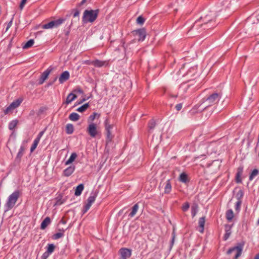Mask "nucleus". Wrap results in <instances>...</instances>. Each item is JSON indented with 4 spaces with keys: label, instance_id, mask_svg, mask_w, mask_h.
I'll use <instances>...</instances> for the list:
<instances>
[{
    "label": "nucleus",
    "instance_id": "nucleus-1",
    "mask_svg": "<svg viewBox=\"0 0 259 259\" xmlns=\"http://www.w3.org/2000/svg\"><path fill=\"white\" fill-rule=\"evenodd\" d=\"M99 10H85L83 14L82 21L83 23H93L97 18Z\"/></svg>",
    "mask_w": 259,
    "mask_h": 259
},
{
    "label": "nucleus",
    "instance_id": "nucleus-2",
    "mask_svg": "<svg viewBox=\"0 0 259 259\" xmlns=\"http://www.w3.org/2000/svg\"><path fill=\"white\" fill-rule=\"evenodd\" d=\"M221 98V95L217 93H214L206 98H204L202 100V104L206 103V106L204 109L208 107L216 104Z\"/></svg>",
    "mask_w": 259,
    "mask_h": 259
},
{
    "label": "nucleus",
    "instance_id": "nucleus-3",
    "mask_svg": "<svg viewBox=\"0 0 259 259\" xmlns=\"http://www.w3.org/2000/svg\"><path fill=\"white\" fill-rule=\"evenodd\" d=\"M20 196V192L17 190L14 191L9 196L5 204L7 210L11 209L14 206Z\"/></svg>",
    "mask_w": 259,
    "mask_h": 259
},
{
    "label": "nucleus",
    "instance_id": "nucleus-4",
    "mask_svg": "<svg viewBox=\"0 0 259 259\" xmlns=\"http://www.w3.org/2000/svg\"><path fill=\"white\" fill-rule=\"evenodd\" d=\"M244 245V242H240L237 244V245L232 248H230L227 252L228 254H231L233 251L236 250L237 252L234 256V259H237L239 257L242 252L243 248Z\"/></svg>",
    "mask_w": 259,
    "mask_h": 259
},
{
    "label": "nucleus",
    "instance_id": "nucleus-5",
    "mask_svg": "<svg viewBox=\"0 0 259 259\" xmlns=\"http://www.w3.org/2000/svg\"><path fill=\"white\" fill-rule=\"evenodd\" d=\"M105 127L106 131L107 141V142H111L113 138V135L112 134L111 130L113 127V125L110 124L109 120L107 118L105 122Z\"/></svg>",
    "mask_w": 259,
    "mask_h": 259
},
{
    "label": "nucleus",
    "instance_id": "nucleus-6",
    "mask_svg": "<svg viewBox=\"0 0 259 259\" xmlns=\"http://www.w3.org/2000/svg\"><path fill=\"white\" fill-rule=\"evenodd\" d=\"M97 195L98 192L97 191H92L91 193L90 196L87 200L88 202L84 207V213L87 212L90 209L92 204L95 202Z\"/></svg>",
    "mask_w": 259,
    "mask_h": 259
},
{
    "label": "nucleus",
    "instance_id": "nucleus-7",
    "mask_svg": "<svg viewBox=\"0 0 259 259\" xmlns=\"http://www.w3.org/2000/svg\"><path fill=\"white\" fill-rule=\"evenodd\" d=\"M87 132L88 134L92 138L96 137L99 132L97 130V126L94 123H90L87 129Z\"/></svg>",
    "mask_w": 259,
    "mask_h": 259
},
{
    "label": "nucleus",
    "instance_id": "nucleus-8",
    "mask_svg": "<svg viewBox=\"0 0 259 259\" xmlns=\"http://www.w3.org/2000/svg\"><path fill=\"white\" fill-rule=\"evenodd\" d=\"M132 33L134 36H138L139 41H143L146 37V32L144 28L134 30Z\"/></svg>",
    "mask_w": 259,
    "mask_h": 259
},
{
    "label": "nucleus",
    "instance_id": "nucleus-9",
    "mask_svg": "<svg viewBox=\"0 0 259 259\" xmlns=\"http://www.w3.org/2000/svg\"><path fill=\"white\" fill-rule=\"evenodd\" d=\"M120 255V259H127L130 258L132 255V250L126 248H121L119 250Z\"/></svg>",
    "mask_w": 259,
    "mask_h": 259
},
{
    "label": "nucleus",
    "instance_id": "nucleus-10",
    "mask_svg": "<svg viewBox=\"0 0 259 259\" xmlns=\"http://www.w3.org/2000/svg\"><path fill=\"white\" fill-rule=\"evenodd\" d=\"M26 142L24 141L23 142V144L21 146L19 151L18 153H17L16 159L20 160L21 158V157L23 156V154H24L25 150L26 149Z\"/></svg>",
    "mask_w": 259,
    "mask_h": 259
},
{
    "label": "nucleus",
    "instance_id": "nucleus-11",
    "mask_svg": "<svg viewBox=\"0 0 259 259\" xmlns=\"http://www.w3.org/2000/svg\"><path fill=\"white\" fill-rule=\"evenodd\" d=\"M50 72L51 70L47 69L41 74L38 81L39 84H42L44 82V81L48 77Z\"/></svg>",
    "mask_w": 259,
    "mask_h": 259
},
{
    "label": "nucleus",
    "instance_id": "nucleus-12",
    "mask_svg": "<svg viewBox=\"0 0 259 259\" xmlns=\"http://www.w3.org/2000/svg\"><path fill=\"white\" fill-rule=\"evenodd\" d=\"M231 228L232 226L230 225H226L225 227V234L224 236V240H227L229 237H230V235L231 234Z\"/></svg>",
    "mask_w": 259,
    "mask_h": 259
},
{
    "label": "nucleus",
    "instance_id": "nucleus-13",
    "mask_svg": "<svg viewBox=\"0 0 259 259\" xmlns=\"http://www.w3.org/2000/svg\"><path fill=\"white\" fill-rule=\"evenodd\" d=\"M88 64L90 65H93L96 67H101L104 66L106 64V62L105 61H102L99 60H96L92 61Z\"/></svg>",
    "mask_w": 259,
    "mask_h": 259
},
{
    "label": "nucleus",
    "instance_id": "nucleus-14",
    "mask_svg": "<svg viewBox=\"0 0 259 259\" xmlns=\"http://www.w3.org/2000/svg\"><path fill=\"white\" fill-rule=\"evenodd\" d=\"M69 77V73L68 71H64L60 76L59 78V81L60 83H62L67 80L68 79Z\"/></svg>",
    "mask_w": 259,
    "mask_h": 259
},
{
    "label": "nucleus",
    "instance_id": "nucleus-15",
    "mask_svg": "<svg viewBox=\"0 0 259 259\" xmlns=\"http://www.w3.org/2000/svg\"><path fill=\"white\" fill-rule=\"evenodd\" d=\"M75 167L74 165H71L63 171V174L66 177L70 176L74 171Z\"/></svg>",
    "mask_w": 259,
    "mask_h": 259
},
{
    "label": "nucleus",
    "instance_id": "nucleus-16",
    "mask_svg": "<svg viewBox=\"0 0 259 259\" xmlns=\"http://www.w3.org/2000/svg\"><path fill=\"white\" fill-rule=\"evenodd\" d=\"M243 168L242 166H239L237 168V172L236 175V181L237 183H239L241 182L240 177L243 173Z\"/></svg>",
    "mask_w": 259,
    "mask_h": 259
},
{
    "label": "nucleus",
    "instance_id": "nucleus-17",
    "mask_svg": "<svg viewBox=\"0 0 259 259\" xmlns=\"http://www.w3.org/2000/svg\"><path fill=\"white\" fill-rule=\"evenodd\" d=\"M205 222V217H201L199 219L198 224L199 227V232L203 233L204 231V227Z\"/></svg>",
    "mask_w": 259,
    "mask_h": 259
},
{
    "label": "nucleus",
    "instance_id": "nucleus-18",
    "mask_svg": "<svg viewBox=\"0 0 259 259\" xmlns=\"http://www.w3.org/2000/svg\"><path fill=\"white\" fill-rule=\"evenodd\" d=\"M50 223H51L50 218L49 217L46 218L41 224L40 229L42 230L45 229Z\"/></svg>",
    "mask_w": 259,
    "mask_h": 259
},
{
    "label": "nucleus",
    "instance_id": "nucleus-19",
    "mask_svg": "<svg viewBox=\"0 0 259 259\" xmlns=\"http://www.w3.org/2000/svg\"><path fill=\"white\" fill-rule=\"evenodd\" d=\"M77 96L73 93H70L67 97L65 103L66 104H69L72 101H73L75 99H76Z\"/></svg>",
    "mask_w": 259,
    "mask_h": 259
},
{
    "label": "nucleus",
    "instance_id": "nucleus-20",
    "mask_svg": "<svg viewBox=\"0 0 259 259\" xmlns=\"http://www.w3.org/2000/svg\"><path fill=\"white\" fill-rule=\"evenodd\" d=\"M84 188L83 184H79L77 186L75 191V195L76 196L80 195Z\"/></svg>",
    "mask_w": 259,
    "mask_h": 259
},
{
    "label": "nucleus",
    "instance_id": "nucleus-21",
    "mask_svg": "<svg viewBox=\"0 0 259 259\" xmlns=\"http://www.w3.org/2000/svg\"><path fill=\"white\" fill-rule=\"evenodd\" d=\"M171 190V186L170 182V180H168L165 182V186L164 187V193L168 194L170 193Z\"/></svg>",
    "mask_w": 259,
    "mask_h": 259
},
{
    "label": "nucleus",
    "instance_id": "nucleus-22",
    "mask_svg": "<svg viewBox=\"0 0 259 259\" xmlns=\"http://www.w3.org/2000/svg\"><path fill=\"white\" fill-rule=\"evenodd\" d=\"M138 209L139 205L138 203H136L132 207V210L131 213L129 214V217H130L131 218L134 217L136 214L137 212L138 211Z\"/></svg>",
    "mask_w": 259,
    "mask_h": 259
},
{
    "label": "nucleus",
    "instance_id": "nucleus-23",
    "mask_svg": "<svg viewBox=\"0 0 259 259\" xmlns=\"http://www.w3.org/2000/svg\"><path fill=\"white\" fill-rule=\"evenodd\" d=\"M77 157V154L75 153H72L70 156L69 158L65 162V165H68L71 164L74 161L75 158Z\"/></svg>",
    "mask_w": 259,
    "mask_h": 259
},
{
    "label": "nucleus",
    "instance_id": "nucleus-24",
    "mask_svg": "<svg viewBox=\"0 0 259 259\" xmlns=\"http://www.w3.org/2000/svg\"><path fill=\"white\" fill-rule=\"evenodd\" d=\"M79 115L75 112L71 113L69 116V119L71 121H76L79 119Z\"/></svg>",
    "mask_w": 259,
    "mask_h": 259
},
{
    "label": "nucleus",
    "instance_id": "nucleus-25",
    "mask_svg": "<svg viewBox=\"0 0 259 259\" xmlns=\"http://www.w3.org/2000/svg\"><path fill=\"white\" fill-rule=\"evenodd\" d=\"M22 102V99H18L16 100V101L13 102L10 105L12 107V108L14 109V110L18 107L21 102Z\"/></svg>",
    "mask_w": 259,
    "mask_h": 259
},
{
    "label": "nucleus",
    "instance_id": "nucleus-26",
    "mask_svg": "<svg viewBox=\"0 0 259 259\" xmlns=\"http://www.w3.org/2000/svg\"><path fill=\"white\" fill-rule=\"evenodd\" d=\"M226 217L228 221H231L234 217V213L232 209H229L226 213Z\"/></svg>",
    "mask_w": 259,
    "mask_h": 259
},
{
    "label": "nucleus",
    "instance_id": "nucleus-27",
    "mask_svg": "<svg viewBox=\"0 0 259 259\" xmlns=\"http://www.w3.org/2000/svg\"><path fill=\"white\" fill-rule=\"evenodd\" d=\"M66 133L67 134H71L74 131V127L72 124H67L66 125Z\"/></svg>",
    "mask_w": 259,
    "mask_h": 259
},
{
    "label": "nucleus",
    "instance_id": "nucleus-28",
    "mask_svg": "<svg viewBox=\"0 0 259 259\" xmlns=\"http://www.w3.org/2000/svg\"><path fill=\"white\" fill-rule=\"evenodd\" d=\"M179 180L183 183H187L188 181L187 174L185 172L182 173L180 176Z\"/></svg>",
    "mask_w": 259,
    "mask_h": 259
},
{
    "label": "nucleus",
    "instance_id": "nucleus-29",
    "mask_svg": "<svg viewBox=\"0 0 259 259\" xmlns=\"http://www.w3.org/2000/svg\"><path fill=\"white\" fill-rule=\"evenodd\" d=\"M259 174V171L257 169H254L251 172L249 176V180L250 181H252L256 176H257Z\"/></svg>",
    "mask_w": 259,
    "mask_h": 259
},
{
    "label": "nucleus",
    "instance_id": "nucleus-30",
    "mask_svg": "<svg viewBox=\"0 0 259 259\" xmlns=\"http://www.w3.org/2000/svg\"><path fill=\"white\" fill-rule=\"evenodd\" d=\"M53 27H55L54 25V22L53 21H52L47 24H45L42 25V28L44 29H50L52 28Z\"/></svg>",
    "mask_w": 259,
    "mask_h": 259
},
{
    "label": "nucleus",
    "instance_id": "nucleus-31",
    "mask_svg": "<svg viewBox=\"0 0 259 259\" xmlns=\"http://www.w3.org/2000/svg\"><path fill=\"white\" fill-rule=\"evenodd\" d=\"M244 193L241 190H239L237 194H236V198L237 199V201H242V198L243 196Z\"/></svg>",
    "mask_w": 259,
    "mask_h": 259
},
{
    "label": "nucleus",
    "instance_id": "nucleus-32",
    "mask_svg": "<svg viewBox=\"0 0 259 259\" xmlns=\"http://www.w3.org/2000/svg\"><path fill=\"white\" fill-rule=\"evenodd\" d=\"M34 44L33 39L29 40L23 46V49H27L30 48Z\"/></svg>",
    "mask_w": 259,
    "mask_h": 259
},
{
    "label": "nucleus",
    "instance_id": "nucleus-33",
    "mask_svg": "<svg viewBox=\"0 0 259 259\" xmlns=\"http://www.w3.org/2000/svg\"><path fill=\"white\" fill-rule=\"evenodd\" d=\"M98 116V117L100 116V115L97 113H93V114L91 115L88 119V122L90 123H93V121L95 120L96 117Z\"/></svg>",
    "mask_w": 259,
    "mask_h": 259
},
{
    "label": "nucleus",
    "instance_id": "nucleus-34",
    "mask_svg": "<svg viewBox=\"0 0 259 259\" xmlns=\"http://www.w3.org/2000/svg\"><path fill=\"white\" fill-rule=\"evenodd\" d=\"M18 124V121L16 120H12L9 124V128L10 130H14Z\"/></svg>",
    "mask_w": 259,
    "mask_h": 259
},
{
    "label": "nucleus",
    "instance_id": "nucleus-35",
    "mask_svg": "<svg viewBox=\"0 0 259 259\" xmlns=\"http://www.w3.org/2000/svg\"><path fill=\"white\" fill-rule=\"evenodd\" d=\"M55 246L53 244H48L47 246V252L50 254L54 251Z\"/></svg>",
    "mask_w": 259,
    "mask_h": 259
},
{
    "label": "nucleus",
    "instance_id": "nucleus-36",
    "mask_svg": "<svg viewBox=\"0 0 259 259\" xmlns=\"http://www.w3.org/2000/svg\"><path fill=\"white\" fill-rule=\"evenodd\" d=\"M65 19L63 18H59L57 20H54V25L55 27H57L62 24L64 22Z\"/></svg>",
    "mask_w": 259,
    "mask_h": 259
},
{
    "label": "nucleus",
    "instance_id": "nucleus-37",
    "mask_svg": "<svg viewBox=\"0 0 259 259\" xmlns=\"http://www.w3.org/2000/svg\"><path fill=\"white\" fill-rule=\"evenodd\" d=\"M89 103H86V104L83 105L82 106H81V107H79L77 109V111L78 112H82L84 111L89 107Z\"/></svg>",
    "mask_w": 259,
    "mask_h": 259
},
{
    "label": "nucleus",
    "instance_id": "nucleus-38",
    "mask_svg": "<svg viewBox=\"0 0 259 259\" xmlns=\"http://www.w3.org/2000/svg\"><path fill=\"white\" fill-rule=\"evenodd\" d=\"M145 21V19L142 16H140L137 18L136 22L137 24L142 25L144 24Z\"/></svg>",
    "mask_w": 259,
    "mask_h": 259
},
{
    "label": "nucleus",
    "instance_id": "nucleus-39",
    "mask_svg": "<svg viewBox=\"0 0 259 259\" xmlns=\"http://www.w3.org/2000/svg\"><path fill=\"white\" fill-rule=\"evenodd\" d=\"M64 236V233L62 232H58L56 234H55L53 236V239L55 240L58 239L61 237H62Z\"/></svg>",
    "mask_w": 259,
    "mask_h": 259
},
{
    "label": "nucleus",
    "instance_id": "nucleus-40",
    "mask_svg": "<svg viewBox=\"0 0 259 259\" xmlns=\"http://www.w3.org/2000/svg\"><path fill=\"white\" fill-rule=\"evenodd\" d=\"M156 125V123L154 120H151L148 123V128L149 130H153Z\"/></svg>",
    "mask_w": 259,
    "mask_h": 259
},
{
    "label": "nucleus",
    "instance_id": "nucleus-41",
    "mask_svg": "<svg viewBox=\"0 0 259 259\" xmlns=\"http://www.w3.org/2000/svg\"><path fill=\"white\" fill-rule=\"evenodd\" d=\"M242 203V201H237L235 204V210L237 212H239L240 210V207Z\"/></svg>",
    "mask_w": 259,
    "mask_h": 259
},
{
    "label": "nucleus",
    "instance_id": "nucleus-42",
    "mask_svg": "<svg viewBox=\"0 0 259 259\" xmlns=\"http://www.w3.org/2000/svg\"><path fill=\"white\" fill-rule=\"evenodd\" d=\"M211 22H212V20H209L208 22H205L203 24H202V26H206V27H205L204 28V29H205V28H207V29H208V28H211L212 27H213V26H210V25H209V24H210Z\"/></svg>",
    "mask_w": 259,
    "mask_h": 259
},
{
    "label": "nucleus",
    "instance_id": "nucleus-43",
    "mask_svg": "<svg viewBox=\"0 0 259 259\" xmlns=\"http://www.w3.org/2000/svg\"><path fill=\"white\" fill-rule=\"evenodd\" d=\"M14 110V109L12 108V107L9 105L5 110L4 113L5 114H7L10 113H11Z\"/></svg>",
    "mask_w": 259,
    "mask_h": 259
},
{
    "label": "nucleus",
    "instance_id": "nucleus-44",
    "mask_svg": "<svg viewBox=\"0 0 259 259\" xmlns=\"http://www.w3.org/2000/svg\"><path fill=\"white\" fill-rule=\"evenodd\" d=\"M190 205L188 202L185 203L182 206V210L183 211H186L189 208Z\"/></svg>",
    "mask_w": 259,
    "mask_h": 259
},
{
    "label": "nucleus",
    "instance_id": "nucleus-45",
    "mask_svg": "<svg viewBox=\"0 0 259 259\" xmlns=\"http://www.w3.org/2000/svg\"><path fill=\"white\" fill-rule=\"evenodd\" d=\"M26 2H27V0H22L21 1V2L20 3V9L21 10H22L25 6V5L26 4Z\"/></svg>",
    "mask_w": 259,
    "mask_h": 259
},
{
    "label": "nucleus",
    "instance_id": "nucleus-46",
    "mask_svg": "<svg viewBox=\"0 0 259 259\" xmlns=\"http://www.w3.org/2000/svg\"><path fill=\"white\" fill-rule=\"evenodd\" d=\"M50 255V253L46 251L43 253V254L41 256V259H47L49 256Z\"/></svg>",
    "mask_w": 259,
    "mask_h": 259
},
{
    "label": "nucleus",
    "instance_id": "nucleus-47",
    "mask_svg": "<svg viewBox=\"0 0 259 259\" xmlns=\"http://www.w3.org/2000/svg\"><path fill=\"white\" fill-rule=\"evenodd\" d=\"M188 89V85H186V84H182L181 85V86L180 87V88L179 89V92L181 91V90H184V91H186L187 89Z\"/></svg>",
    "mask_w": 259,
    "mask_h": 259
},
{
    "label": "nucleus",
    "instance_id": "nucleus-48",
    "mask_svg": "<svg viewBox=\"0 0 259 259\" xmlns=\"http://www.w3.org/2000/svg\"><path fill=\"white\" fill-rule=\"evenodd\" d=\"M182 107H183V105L182 103H180V104H177L176 105V109L177 111H180L181 110V109L182 108Z\"/></svg>",
    "mask_w": 259,
    "mask_h": 259
},
{
    "label": "nucleus",
    "instance_id": "nucleus-49",
    "mask_svg": "<svg viewBox=\"0 0 259 259\" xmlns=\"http://www.w3.org/2000/svg\"><path fill=\"white\" fill-rule=\"evenodd\" d=\"M37 145L33 143L30 148V152H32L37 147Z\"/></svg>",
    "mask_w": 259,
    "mask_h": 259
},
{
    "label": "nucleus",
    "instance_id": "nucleus-50",
    "mask_svg": "<svg viewBox=\"0 0 259 259\" xmlns=\"http://www.w3.org/2000/svg\"><path fill=\"white\" fill-rule=\"evenodd\" d=\"M45 130L44 131H42L41 132H40L38 135H37V137H39L40 139L41 138V137L43 136V135L45 133Z\"/></svg>",
    "mask_w": 259,
    "mask_h": 259
},
{
    "label": "nucleus",
    "instance_id": "nucleus-51",
    "mask_svg": "<svg viewBox=\"0 0 259 259\" xmlns=\"http://www.w3.org/2000/svg\"><path fill=\"white\" fill-rule=\"evenodd\" d=\"M79 15V12L78 11H76L73 14V17H76L78 16Z\"/></svg>",
    "mask_w": 259,
    "mask_h": 259
},
{
    "label": "nucleus",
    "instance_id": "nucleus-52",
    "mask_svg": "<svg viewBox=\"0 0 259 259\" xmlns=\"http://www.w3.org/2000/svg\"><path fill=\"white\" fill-rule=\"evenodd\" d=\"M86 1H87V0H82V1L79 4V5L81 6V5H83L86 2Z\"/></svg>",
    "mask_w": 259,
    "mask_h": 259
},
{
    "label": "nucleus",
    "instance_id": "nucleus-53",
    "mask_svg": "<svg viewBox=\"0 0 259 259\" xmlns=\"http://www.w3.org/2000/svg\"><path fill=\"white\" fill-rule=\"evenodd\" d=\"M254 259H259V253H257L255 255Z\"/></svg>",
    "mask_w": 259,
    "mask_h": 259
},
{
    "label": "nucleus",
    "instance_id": "nucleus-54",
    "mask_svg": "<svg viewBox=\"0 0 259 259\" xmlns=\"http://www.w3.org/2000/svg\"><path fill=\"white\" fill-rule=\"evenodd\" d=\"M39 141L36 140H34V141H33V143H35L36 144H37L38 145V143H39Z\"/></svg>",
    "mask_w": 259,
    "mask_h": 259
},
{
    "label": "nucleus",
    "instance_id": "nucleus-55",
    "mask_svg": "<svg viewBox=\"0 0 259 259\" xmlns=\"http://www.w3.org/2000/svg\"><path fill=\"white\" fill-rule=\"evenodd\" d=\"M39 141L36 140H34V141H33V143H35L36 144H37L38 145V143H39Z\"/></svg>",
    "mask_w": 259,
    "mask_h": 259
},
{
    "label": "nucleus",
    "instance_id": "nucleus-56",
    "mask_svg": "<svg viewBox=\"0 0 259 259\" xmlns=\"http://www.w3.org/2000/svg\"><path fill=\"white\" fill-rule=\"evenodd\" d=\"M256 18L257 20V22L256 23H259V14L256 16Z\"/></svg>",
    "mask_w": 259,
    "mask_h": 259
},
{
    "label": "nucleus",
    "instance_id": "nucleus-57",
    "mask_svg": "<svg viewBox=\"0 0 259 259\" xmlns=\"http://www.w3.org/2000/svg\"><path fill=\"white\" fill-rule=\"evenodd\" d=\"M12 24V21H11L8 25V26H7V30L11 26Z\"/></svg>",
    "mask_w": 259,
    "mask_h": 259
},
{
    "label": "nucleus",
    "instance_id": "nucleus-58",
    "mask_svg": "<svg viewBox=\"0 0 259 259\" xmlns=\"http://www.w3.org/2000/svg\"><path fill=\"white\" fill-rule=\"evenodd\" d=\"M192 214H193V216H194L195 215V212L194 211V208H192Z\"/></svg>",
    "mask_w": 259,
    "mask_h": 259
},
{
    "label": "nucleus",
    "instance_id": "nucleus-59",
    "mask_svg": "<svg viewBox=\"0 0 259 259\" xmlns=\"http://www.w3.org/2000/svg\"><path fill=\"white\" fill-rule=\"evenodd\" d=\"M35 140H36L39 142L40 139L39 137H37L35 139Z\"/></svg>",
    "mask_w": 259,
    "mask_h": 259
},
{
    "label": "nucleus",
    "instance_id": "nucleus-60",
    "mask_svg": "<svg viewBox=\"0 0 259 259\" xmlns=\"http://www.w3.org/2000/svg\"><path fill=\"white\" fill-rule=\"evenodd\" d=\"M178 96V95H176V96H172V95L171 96V97H175V98H176V97H177Z\"/></svg>",
    "mask_w": 259,
    "mask_h": 259
},
{
    "label": "nucleus",
    "instance_id": "nucleus-61",
    "mask_svg": "<svg viewBox=\"0 0 259 259\" xmlns=\"http://www.w3.org/2000/svg\"><path fill=\"white\" fill-rule=\"evenodd\" d=\"M77 92H79V93H82V91H81L80 89H78V90H77Z\"/></svg>",
    "mask_w": 259,
    "mask_h": 259
},
{
    "label": "nucleus",
    "instance_id": "nucleus-62",
    "mask_svg": "<svg viewBox=\"0 0 259 259\" xmlns=\"http://www.w3.org/2000/svg\"><path fill=\"white\" fill-rule=\"evenodd\" d=\"M174 237H173V238H172V242L174 241Z\"/></svg>",
    "mask_w": 259,
    "mask_h": 259
},
{
    "label": "nucleus",
    "instance_id": "nucleus-63",
    "mask_svg": "<svg viewBox=\"0 0 259 259\" xmlns=\"http://www.w3.org/2000/svg\"><path fill=\"white\" fill-rule=\"evenodd\" d=\"M257 223L259 224V220H258Z\"/></svg>",
    "mask_w": 259,
    "mask_h": 259
}]
</instances>
